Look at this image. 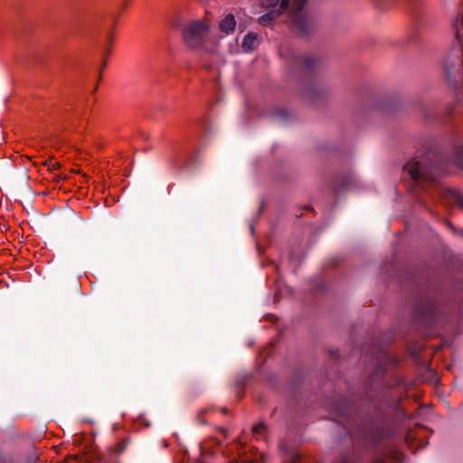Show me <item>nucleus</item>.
Masks as SVG:
<instances>
[{
    "label": "nucleus",
    "mask_w": 463,
    "mask_h": 463,
    "mask_svg": "<svg viewBox=\"0 0 463 463\" xmlns=\"http://www.w3.org/2000/svg\"><path fill=\"white\" fill-rule=\"evenodd\" d=\"M317 93H318V89L314 83H312L310 86H308L303 90V96L311 100L315 99V97Z\"/></svg>",
    "instance_id": "13"
},
{
    "label": "nucleus",
    "mask_w": 463,
    "mask_h": 463,
    "mask_svg": "<svg viewBox=\"0 0 463 463\" xmlns=\"http://www.w3.org/2000/svg\"><path fill=\"white\" fill-rule=\"evenodd\" d=\"M283 446H284V443H283V442L279 443V449H280L281 450L283 449Z\"/></svg>",
    "instance_id": "25"
},
{
    "label": "nucleus",
    "mask_w": 463,
    "mask_h": 463,
    "mask_svg": "<svg viewBox=\"0 0 463 463\" xmlns=\"http://www.w3.org/2000/svg\"><path fill=\"white\" fill-rule=\"evenodd\" d=\"M112 44H113V35H112L111 33H109L108 37H107V47H106V50H105V55L106 56L109 55V53L111 52Z\"/></svg>",
    "instance_id": "17"
},
{
    "label": "nucleus",
    "mask_w": 463,
    "mask_h": 463,
    "mask_svg": "<svg viewBox=\"0 0 463 463\" xmlns=\"http://www.w3.org/2000/svg\"><path fill=\"white\" fill-rule=\"evenodd\" d=\"M241 463H265V456L262 454L255 455L252 459L248 458L246 456H240Z\"/></svg>",
    "instance_id": "14"
},
{
    "label": "nucleus",
    "mask_w": 463,
    "mask_h": 463,
    "mask_svg": "<svg viewBox=\"0 0 463 463\" xmlns=\"http://www.w3.org/2000/svg\"><path fill=\"white\" fill-rule=\"evenodd\" d=\"M334 463H357V462L354 460L353 453L348 452V453L343 454Z\"/></svg>",
    "instance_id": "15"
},
{
    "label": "nucleus",
    "mask_w": 463,
    "mask_h": 463,
    "mask_svg": "<svg viewBox=\"0 0 463 463\" xmlns=\"http://www.w3.org/2000/svg\"><path fill=\"white\" fill-rule=\"evenodd\" d=\"M463 169V146L455 147L453 155L445 158L439 148L432 147L425 152H418L403 166V171L417 184L434 183L438 177L450 173V167Z\"/></svg>",
    "instance_id": "1"
},
{
    "label": "nucleus",
    "mask_w": 463,
    "mask_h": 463,
    "mask_svg": "<svg viewBox=\"0 0 463 463\" xmlns=\"http://www.w3.org/2000/svg\"><path fill=\"white\" fill-rule=\"evenodd\" d=\"M460 235L463 236V230L460 231Z\"/></svg>",
    "instance_id": "26"
},
{
    "label": "nucleus",
    "mask_w": 463,
    "mask_h": 463,
    "mask_svg": "<svg viewBox=\"0 0 463 463\" xmlns=\"http://www.w3.org/2000/svg\"><path fill=\"white\" fill-rule=\"evenodd\" d=\"M260 42V41L257 33H249L244 36L241 47L245 52H251L257 49Z\"/></svg>",
    "instance_id": "11"
},
{
    "label": "nucleus",
    "mask_w": 463,
    "mask_h": 463,
    "mask_svg": "<svg viewBox=\"0 0 463 463\" xmlns=\"http://www.w3.org/2000/svg\"><path fill=\"white\" fill-rule=\"evenodd\" d=\"M454 72H455V70L452 67H450L449 64H446V73H447L448 78L449 79L451 83L453 81V79L455 78Z\"/></svg>",
    "instance_id": "18"
},
{
    "label": "nucleus",
    "mask_w": 463,
    "mask_h": 463,
    "mask_svg": "<svg viewBox=\"0 0 463 463\" xmlns=\"http://www.w3.org/2000/svg\"><path fill=\"white\" fill-rule=\"evenodd\" d=\"M280 14H278L277 10H269L265 14L260 16L259 22L262 25H269L273 20L279 17Z\"/></svg>",
    "instance_id": "12"
},
{
    "label": "nucleus",
    "mask_w": 463,
    "mask_h": 463,
    "mask_svg": "<svg viewBox=\"0 0 463 463\" xmlns=\"http://www.w3.org/2000/svg\"><path fill=\"white\" fill-rule=\"evenodd\" d=\"M428 194L431 199L436 200L435 195L432 193H428Z\"/></svg>",
    "instance_id": "22"
},
{
    "label": "nucleus",
    "mask_w": 463,
    "mask_h": 463,
    "mask_svg": "<svg viewBox=\"0 0 463 463\" xmlns=\"http://www.w3.org/2000/svg\"><path fill=\"white\" fill-rule=\"evenodd\" d=\"M280 55L285 56L292 69L305 73L313 72L320 63V59L311 54H299L294 50H281Z\"/></svg>",
    "instance_id": "5"
},
{
    "label": "nucleus",
    "mask_w": 463,
    "mask_h": 463,
    "mask_svg": "<svg viewBox=\"0 0 463 463\" xmlns=\"http://www.w3.org/2000/svg\"><path fill=\"white\" fill-rule=\"evenodd\" d=\"M449 228H450L452 231H454V232H456V229H455V227H454L451 223H449Z\"/></svg>",
    "instance_id": "24"
},
{
    "label": "nucleus",
    "mask_w": 463,
    "mask_h": 463,
    "mask_svg": "<svg viewBox=\"0 0 463 463\" xmlns=\"http://www.w3.org/2000/svg\"><path fill=\"white\" fill-rule=\"evenodd\" d=\"M455 306L444 304L439 298H426L417 307L416 317L429 326L449 321Z\"/></svg>",
    "instance_id": "3"
},
{
    "label": "nucleus",
    "mask_w": 463,
    "mask_h": 463,
    "mask_svg": "<svg viewBox=\"0 0 463 463\" xmlns=\"http://www.w3.org/2000/svg\"><path fill=\"white\" fill-rule=\"evenodd\" d=\"M266 430V426L263 423H259L252 428V433L254 435H262Z\"/></svg>",
    "instance_id": "16"
},
{
    "label": "nucleus",
    "mask_w": 463,
    "mask_h": 463,
    "mask_svg": "<svg viewBox=\"0 0 463 463\" xmlns=\"http://www.w3.org/2000/svg\"><path fill=\"white\" fill-rule=\"evenodd\" d=\"M335 413L339 415H345L346 414V409L345 408H340L338 405L335 408Z\"/></svg>",
    "instance_id": "20"
},
{
    "label": "nucleus",
    "mask_w": 463,
    "mask_h": 463,
    "mask_svg": "<svg viewBox=\"0 0 463 463\" xmlns=\"http://www.w3.org/2000/svg\"><path fill=\"white\" fill-rule=\"evenodd\" d=\"M183 37L188 48L205 53H213L217 49V41L211 33L208 24L195 20L185 24Z\"/></svg>",
    "instance_id": "2"
},
{
    "label": "nucleus",
    "mask_w": 463,
    "mask_h": 463,
    "mask_svg": "<svg viewBox=\"0 0 463 463\" xmlns=\"http://www.w3.org/2000/svg\"><path fill=\"white\" fill-rule=\"evenodd\" d=\"M106 66H107V61H103V62L101 64V69L105 68Z\"/></svg>",
    "instance_id": "23"
},
{
    "label": "nucleus",
    "mask_w": 463,
    "mask_h": 463,
    "mask_svg": "<svg viewBox=\"0 0 463 463\" xmlns=\"http://www.w3.org/2000/svg\"><path fill=\"white\" fill-rule=\"evenodd\" d=\"M435 193L446 201L455 203L458 207L463 209V194L460 191L437 185L435 186Z\"/></svg>",
    "instance_id": "8"
},
{
    "label": "nucleus",
    "mask_w": 463,
    "mask_h": 463,
    "mask_svg": "<svg viewBox=\"0 0 463 463\" xmlns=\"http://www.w3.org/2000/svg\"><path fill=\"white\" fill-rule=\"evenodd\" d=\"M236 27V20L233 14H229L219 23V29L225 34H230L234 32Z\"/></svg>",
    "instance_id": "10"
},
{
    "label": "nucleus",
    "mask_w": 463,
    "mask_h": 463,
    "mask_svg": "<svg viewBox=\"0 0 463 463\" xmlns=\"http://www.w3.org/2000/svg\"><path fill=\"white\" fill-rule=\"evenodd\" d=\"M373 463H390L384 456H380L378 458H376Z\"/></svg>",
    "instance_id": "19"
},
{
    "label": "nucleus",
    "mask_w": 463,
    "mask_h": 463,
    "mask_svg": "<svg viewBox=\"0 0 463 463\" xmlns=\"http://www.w3.org/2000/svg\"><path fill=\"white\" fill-rule=\"evenodd\" d=\"M307 0H293L289 7V14L293 30L301 37H307L317 28L315 18L303 8Z\"/></svg>",
    "instance_id": "4"
},
{
    "label": "nucleus",
    "mask_w": 463,
    "mask_h": 463,
    "mask_svg": "<svg viewBox=\"0 0 463 463\" xmlns=\"http://www.w3.org/2000/svg\"><path fill=\"white\" fill-rule=\"evenodd\" d=\"M126 446H127V441H123L122 443H120L118 445V450L116 451V454H120L125 449Z\"/></svg>",
    "instance_id": "21"
},
{
    "label": "nucleus",
    "mask_w": 463,
    "mask_h": 463,
    "mask_svg": "<svg viewBox=\"0 0 463 463\" xmlns=\"http://www.w3.org/2000/svg\"><path fill=\"white\" fill-rule=\"evenodd\" d=\"M375 368L372 373V381H376L383 376L388 366L395 363V360L384 351H381L374 359Z\"/></svg>",
    "instance_id": "7"
},
{
    "label": "nucleus",
    "mask_w": 463,
    "mask_h": 463,
    "mask_svg": "<svg viewBox=\"0 0 463 463\" xmlns=\"http://www.w3.org/2000/svg\"><path fill=\"white\" fill-rule=\"evenodd\" d=\"M261 5L265 8L277 10L278 14H281L289 7V0H262Z\"/></svg>",
    "instance_id": "9"
},
{
    "label": "nucleus",
    "mask_w": 463,
    "mask_h": 463,
    "mask_svg": "<svg viewBox=\"0 0 463 463\" xmlns=\"http://www.w3.org/2000/svg\"><path fill=\"white\" fill-rule=\"evenodd\" d=\"M390 430L383 420L370 422L362 430V438L367 446H375L383 442L388 436Z\"/></svg>",
    "instance_id": "6"
}]
</instances>
